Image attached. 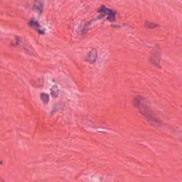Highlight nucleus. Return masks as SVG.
I'll return each instance as SVG.
<instances>
[{"label": "nucleus", "mask_w": 182, "mask_h": 182, "mask_svg": "<svg viewBox=\"0 0 182 182\" xmlns=\"http://www.w3.org/2000/svg\"><path fill=\"white\" fill-rule=\"evenodd\" d=\"M97 13H98L97 19L106 18V21L109 23L117 22V11L114 9H109L102 4L97 9Z\"/></svg>", "instance_id": "f257e3e1"}, {"label": "nucleus", "mask_w": 182, "mask_h": 182, "mask_svg": "<svg viewBox=\"0 0 182 182\" xmlns=\"http://www.w3.org/2000/svg\"><path fill=\"white\" fill-rule=\"evenodd\" d=\"M161 59H163V50L160 47H156L151 52L149 57V62L156 68H161Z\"/></svg>", "instance_id": "f03ea898"}, {"label": "nucleus", "mask_w": 182, "mask_h": 182, "mask_svg": "<svg viewBox=\"0 0 182 182\" xmlns=\"http://www.w3.org/2000/svg\"><path fill=\"white\" fill-rule=\"evenodd\" d=\"M84 60L87 62V63H90V65H96L97 60H99V53L97 52V49H91L84 57Z\"/></svg>", "instance_id": "7ed1b4c3"}, {"label": "nucleus", "mask_w": 182, "mask_h": 182, "mask_svg": "<svg viewBox=\"0 0 182 182\" xmlns=\"http://www.w3.org/2000/svg\"><path fill=\"white\" fill-rule=\"evenodd\" d=\"M141 113L145 116L147 122H149V123L151 124H153V126H159V124H161V119H160V117H159V115H157V114L155 112L149 111L146 114L144 112L141 111Z\"/></svg>", "instance_id": "20e7f679"}, {"label": "nucleus", "mask_w": 182, "mask_h": 182, "mask_svg": "<svg viewBox=\"0 0 182 182\" xmlns=\"http://www.w3.org/2000/svg\"><path fill=\"white\" fill-rule=\"evenodd\" d=\"M27 25L30 29L38 32L39 35H45V29H41L42 26H41V23L35 18H30L27 22Z\"/></svg>", "instance_id": "39448f33"}, {"label": "nucleus", "mask_w": 182, "mask_h": 182, "mask_svg": "<svg viewBox=\"0 0 182 182\" xmlns=\"http://www.w3.org/2000/svg\"><path fill=\"white\" fill-rule=\"evenodd\" d=\"M31 9L38 15H42L43 9H45V1L43 0H34Z\"/></svg>", "instance_id": "423d86ee"}, {"label": "nucleus", "mask_w": 182, "mask_h": 182, "mask_svg": "<svg viewBox=\"0 0 182 182\" xmlns=\"http://www.w3.org/2000/svg\"><path fill=\"white\" fill-rule=\"evenodd\" d=\"M91 24L92 23L90 21L82 22L77 29V33L78 35H86L90 31Z\"/></svg>", "instance_id": "0eeeda50"}, {"label": "nucleus", "mask_w": 182, "mask_h": 182, "mask_svg": "<svg viewBox=\"0 0 182 182\" xmlns=\"http://www.w3.org/2000/svg\"><path fill=\"white\" fill-rule=\"evenodd\" d=\"M144 102V97L141 95H138L134 97V105L135 107H138V109H140Z\"/></svg>", "instance_id": "6e6552de"}, {"label": "nucleus", "mask_w": 182, "mask_h": 182, "mask_svg": "<svg viewBox=\"0 0 182 182\" xmlns=\"http://www.w3.org/2000/svg\"><path fill=\"white\" fill-rule=\"evenodd\" d=\"M144 26L146 29H155L156 28H159L160 25L147 20V21H145L144 23Z\"/></svg>", "instance_id": "1a4fd4ad"}, {"label": "nucleus", "mask_w": 182, "mask_h": 182, "mask_svg": "<svg viewBox=\"0 0 182 182\" xmlns=\"http://www.w3.org/2000/svg\"><path fill=\"white\" fill-rule=\"evenodd\" d=\"M40 100L45 106L46 105H48L49 103V94L45 92L40 94Z\"/></svg>", "instance_id": "9d476101"}, {"label": "nucleus", "mask_w": 182, "mask_h": 182, "mask_svg": "<svg viewBox=\"0 0 182 182\" xmlns=\"http://www.w3.org/2000/svg\"><path fill=\"white\" fill-rule=\"evenodd\" d=\"M59 90L58 89V86L53 85L50 89V95L52 97H58V93Z\"/></svg>", "instance_id": "9b49d317"}, {"label": "nucleus", "mask_w": 182, "mask_h": 182, "mask_svg": "<svg viewBox=\"0 0 182 182\" xmlns=\"http://www.w3.org/2000/svg\"><path fill=\"white\" fill-rule=\"evenodd\" d=\"M25 52L26 53H28L30 56H34L35 55V50L32 47H24L23 48Z\"/></svg>", "instance_id": "f8f14e48"}, {"label": "nucleus", "mask_w": 182, "mask_h": 182, "mask_svg": "<svg viewBox=\"0 0 182 182\" xmlns=\"http://www.w3.org/2000/svg\"><path fill=\"white\" fill-rule=\"evenodd\" d=\"M14 40H15V43H11L10 45L11 46H16L17 45H19V43H21V42H22V40L21 39V37L16 36L14 37Z\"/></svg>", "instance_id": "ddd939ff"}, {"label": "nucleus", "mask_w": 182, "mask_h": 182, "mask_svg": "<svg viewBox=\"0 0 182 182\" xmlns=\"http://www.w3.org/2000/svg\"><path fill=\"white\" fill-rule=\"evenodd\" d=\"M111 27H112V28H117V26H116V25H114V24H112V25H111Z\"/></svg>", "instance_id": "4468645a"}, {"label": "nucleus", "mask_w": 182, "mask_h": 182, "mask_svg": "<svg viewBox=\"0 0 182 182\" xmlns=\"http://www.w3.org/2000/svg\"><path fill=\"white\" fill-rule=\"evenodd\" d=\"M0 182H6V181H4V180H2V179H0Z\"/></svg>", "instance_id": "2eb2a0df"}]
</instances>
